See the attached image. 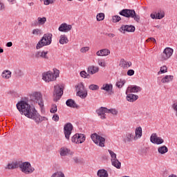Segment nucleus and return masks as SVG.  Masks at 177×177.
<instances>
[{
  "label": "nucleus",
  "mask_w": 177,
  "mask_h": 177,
  "mask_svg": "<svg viewBox=\"0 0 177 177\" xmlns=\"http://www.w3.org/2000/svg\"><path fill=\"white\" fill-rule=\"evenodd\" d=\"M17 109L21 113V115H25L27 118L33 120L36 124H39L42 121L45 120V117L41 116L38 111L35 110V108L31 106L30 104L26 102V101H21L17 104Z\"/></svg>",
  "instance_id": "obj_1"
},
{
  "label": "nucleus",
  "mask_w": 177,
  "mask_h": 177,
  "mask_svg": "<svg viewBox=\"0 0 177 177\" xmlns=\"http://www.w3.org/2000/svg\"><path fill=\"white\" fill-rule=\"evenodd\" d=\"M119 15H120V16H124V17H127L128 19L131 17V19H133L136 23H140V16L136 14V12H135L134 10L123 9L119 12Z\"/></svg>",
  "instance_id": "obj_2"
},
{
  "label": "nucleus",
  "mask_w": 177,
  "mask_h": 177,
  "mask_svg": "<svg viewBox=\"0 0 177 177\" xmlns=\"http://www.w3.org/2000/svg\"><path fill=\"white\" fill-rule=\"evenodd\" d=\"M52 33L44 34L43 38H41L36 46V49H41L44 46H48L52 44Z\"/></svg>",
  "instance_id": "obj_3"
},
{
  "label": "nucleus",
  "mask_w": 177,
  "mask_h": 177,
  "mask_svg": "<svg viewBox=\"0 0 177 177\" xmlns=\"http://www.w3.org/2000/svg\"><path fill=\"white\" fill-rule=\"evenodd\" d=\"M54 73L52 71H48L43 73L42 80L46 82H50V81H56V78L59 77L60 71L56 68L53 69Z\"/></svg>",
  "instance_id": "obj_4"
},
{
  "label": "nucleus",
  "mask_w": 177,
  "mask_h": 177,
  "mask_svg": "<svg viewBox=\"0 0 177 177\" xmlns=\"http://www.w3.org/2000/svg\"><path fill=\"white\" fill-rule=\"evenodd\" d=\"M19 168L26 175H30V174H32L35 171V169L31 166V163L28 162H19Z\"/></svg>",
  "instance_id": "obj_5"
},
{
  "label": "nucleus",
  "mask_w": 177,
  "mask_h": 177,
  "mask_svg": "<svg viewBox=\"0 0 177 177\" xmlns=\"http://www.w3.org/2000/svg\"><path fill=\"white\" fill-rule=\"evenodd\" d=\"M30 100L37 103L41 108L44 107V100H42V94L40 92H34L30 95Z\"/></svg>",
  "instance_id": "obj_6"
},
{
  "label": "nucleus",
  "mask_w": 177,
  "mask_h": 177,
  "mask_svg": "<svg viewBox=\"0 0 177 177\" xmlns=\"http://www.w3.org/2000/svg\"><path fill=\"white\" fill-rule=\"evenodd\" d=\"M91 138L97 146H100V147H104V143L106 142V139H104V138L97 135L96 133L91 134Z\"/></svg>",
  "instance_id": "obj_7"
},
{
  "label": "nucleus",
  "mask_w": 177,
  "mask_h": 177,
  "mask_svg": "<svg viewBox=\"0 0 177 177\" xmlns=\"http://www.w3.org/2000/svg\"><path fill=\"white\" fill-rule=\"evenodd\" d=\"M63 96V88L60 86L59 84H56L54 86V91H53V100L54 102H57L60 100Z\"/></svg>",
  "instance_id": "obj_8"
},
{
  "label": "nucleus",
  "mask_w": 177,
  "mask_h": 177,
  "mask_svg": "<svg viewBox=\"0 0 177 177\" xmlns=\"http://www.w3.org/2000/svg\"><path fill=\"white\" fill-rule=\"evenodd\" d=\"M77 95L81 97V99H85L88 96V91L85 89L84 84L80 83L76 87Z\"/></svg>",
  "instance_id": "obj_9"
},
{
  "label": "nucleus",
  "mask_w": 177,
  "mask_h": 177,
  "mask_svg": "<svg viewBox=\"0 0 177 177\" xmlns=\"http://www.w3.org/2000/svg\"><path fill=\"white\" fill-rule=\"evenodd\" d=\"M73 124L71 123H66L64 127V133L65 135L66 139L70 140V136L73 132Z\"/></svg>",
  "instance_id": "obj_10"
},
{
  "label": "nucleus",
  "mask_w": 177,
  "mask_h": 177,
  "mask_svg": "<svg viewBox=\"0 0 177 177\" xmlns=\"http://www.w3.org/2000/svg\"><path fill=\"white\" fill-rule=\"evenodd\" d=\"M173 53H174V49L169 47H167L166 48H165L160 57L162 62H164V60H168V59H169V57L172 56Z\"/></svg>",
  "instance_id": "obj_11"
},
{
  "label": "nucleus",
  "mask_w": 177,
  "mask_h": 177,
  "mask_svg": "<svg viewBox=\"0 0 177 177\" xmlns=\"http://www.w3.org/2000/svg\"><path fill=\"white\" fill-rule=\"evenodd\" d=\"M136 28L133 25H122L119 28V31L125 34V32H135Z\"/></svg>",
  "instance_id": "obj_12"
},
{
  "label": "nucleus",
  "mask_w": 177,
  "mask_h": 177,
  "mask_svg": "<svg viewBox=\"0 0 177 177\" xmlns=\"http://www.w3.org/2000/svg\"><path fill=\"white\" fill-rule=\"evenodd\" d=\"M85 139H86V137L85 136H84V134L76 133L72 137L71 141L73 142V143L81 144L85 142Z\"/></svg>",
  "instance_id": "obj_13"
},
{
  "label": "nucleus",
  "mask_w": 177,
  "mask_h": 177,
  "mask_svg": "<svg viewBox=\"0 0 177 177\" xmlns=\"http://www.w3.org/2000/svg\"><path fill=\"white\" fill-rule=\"evenodd\" d=\"M150 140L151 143L154 145H162L164 143V140L161 137L157 136V133H153L150 137Z\"/></svg>",
  "instance_id": "obj_14"
},
{
  "label": "nucleus",
  "mask_w": 177,
  "mask_h": 177,
  "mask_svg": "<svg viewBox=\"0 0 177 177\" xmlns=\"http://www.w3.org/2000/svg\"><path fill=\"white\" fill-rule=\"evenodd\" d=\"M165 17V12H164V10H159L157 12H155V14H151V19H156L161 20V19H163V17Z\"/></svg>",
  "instance_id": "obj_15"
},
{
  "label": "nucleus",
  "mask_w": 177,
  "mask_h": 177,
  "mask_svg": "<svg viewBox=\"0 0 177 177\" xmlns=\"http://www.w3.org/2000/svg\"><path fill=\"white\" fill-rule=\"evenodd\" d=\"M97 114L100 117L101 120H106V113H107V108L101 106L96 111Z\"/></svg>",
  "instance_id": "obj_16"
},
{
  "label": "nucleus",
  "mask_w": 177,
  "mask_h": 177,
  "mask_svg": "<svg viewBox=\"0 0 177 177\" xmlns=\"http://www.w3.org/2000/svg\"><path fill=\"white\" fill-rule=\"evenodd\" d=\"M46 23V17H38L37 20H35L32 23L33 27H37V26H44Z\"/></svg>",
  "instance_id": "obj_17"
},
{
  "label": "nucleus",
  "mask_w": 177,
  "mask_h": 177,
  "mask_svg": "<svg viewBox=\"0 0 177 177\" xmlns=\"http://www.w3.org/2000/svg\"><path fill=\"white\" fill-rule=\"evenodd\" d=\"M73 28V26L68 25L67 24H62L59 27L58 30L61 32H68V31H71V30Z\"/></svg>",
  "instance_id": "obj_18"
},
{
  "label": "nucleus",
  "mask_w": 177,
  "mask_h": 177,
  "mask_svg": "<svg viewBox=\"0 0 177 177\" xmlns=\"http://www.w3.org/2000/svg\"><path fill=\"white\" fill-rule=\"evenodd\" d=\"M35 57L37 59H44L45 60H48V59H49V57L48 56V51H37L35 55Z\"/></svg>",
  "instance_id": "obj_19"
},
{
  "label": "nucleus",
  "mask_w": 177,
  "mask_h": 177,
  "mask_svg": "<svg viewBox=\"0 0 177 177\" xmlns=\"http://www.w3.org/2000/svg\"><path fill=\"white\" fill-rule=\"evenodd\" d=\"M101 89L102 91H105L106 92H107L109 95H113V93H114V92H113V84H103Z\"/></svg>",
  "instance_id": "obj_20"
},
{
  "label": "nucleus",
  "mask_w": 177,
  "mask_h": 177,
  "mask_svg": "<svg viewBox=\"0 0 177 177\" xmlns=\"http://www.w3.org/2000/svg\"><path fill=\"white\" fill-rule=\"evenodd\" d=\"M142 91V88L140 86H134L129 88V87L127 88L126 93H138V92H140Z\"/></svg>",
  "instance_id": "obj_21"
},
{
  "label": "nucleus",
  "mask_w": 177,
  "mask_h": 177,
  "mask_svg": "<svg viewBox=\"0 0 177 177\" xmlns=\"http://www.w3.org/2000/svg\"><path fill=\"white\" fill-rule=\"evenodd\" d=\"M132 140H137L135 133L133 132L127 133L125 142H132Z\"/></svg>",
  "instance_id": "obj_22"
},
{
  "label": "nucleus",
  "mask_w": 177,
  "mask_h": 177,
  "mask_svg": "<svg viewBox=\"0 0 177 177\" xmlns=\"http://www.w3.org/2000/svg\"><path fill=\"white\" fill-rule=\"evenodd\" d=\"M70 154V156H72L73 152H71V151L68 149H67L66 147H62L60 149V156H68Z\"/></svg>",
  "instance_id": "obj_23"
},
{
  "label": "nucleus",
  "mask_w": 177,
  "mask_h": 177,
  "mask_svg": "<svg viewBox=\"0 0 177 177\" xmlns=\"http://www.w3.org/2000/svg\"><path fill=\"white\" fill-rule=\"evenodd\" d=\"M96 55L97 56H109L110 55V50L107 48L102 49L97 51Z\"/></svg>",
  "instance_id": "obj_24"
},
{
  "label": "nucleus",
  "mask_w": 177,
  "mask_h": 177,
  "mask_svg": "<svg viewBox=\"0 0 177 177\" xmlns=\"http://www.w3.org/2000/svg\"><path fill=\"white\" fill-rule=\"evenodd\" d=\"M87 71L88 74H91V75H93V74H96V73H99V67L95 66H91L88 68Z\"/></svg>",
  "instance_id": "obj_25"
},
{
  "label": "nucleus",
  "mask_w": 177,
  "mask_h": 177,
  "mask_svg": "<svg viewBox=\"0 0 177 177\" xmlns=\"http://www.w3.org/2000/svg\"><path fill=\"white\" fill-rule=\"evenodd\" d=\"M2 78H4L5 80H9L10 77H12V72L9 70H5L3 71L1 74Z\"/></svg>",
  "instance_id": "obj_26"
},
{
  "label": "nucleus",
  "mask_w": 177,
  "mask_h": 177,
  "mask_svg": "<svg viewBox=\"0 0 177 177\" xmlns=\"http://www.w3.org/2000/svg\"><path fill=\"white\" fill-rule=\"evenodd\" d=\"M138 98H139V96L134 95V94H129L127 96V99L128 102H133L138 100Z\"/></svg>",
  "instance_id": "obj_27"
},
{
  "label": "nucleus",
  "mask_w": 177,
  "mask_h": 177,
  "mask_svg": "<svg viewBox=\"0 0 177 177\" xmlns=\"http://www.w3.org/2000/svg\"><path fill=\"white\" fill-rule=\"evenodd\" d=\"M134 136H136V139H137V140L142 138V127H139L136 129Z\"/></svg>",
  "instance_id": "obj_28"
},
{
  "label": "nucleus",
  "mask_w": 177,
  "mask_h": 177,
  "mask_svg": "<svg viewBox=\"0 0 177 177\" xmlns=\"http://www.w3.org/2000/svg\"><path fill=\"white\" fill-rule=\"evenodd\" d=\"M172 80H174L173 75H166L161 80V82H162V84H168V82H171Z\"/></svg>",
  "instance_id": "obj_29"
},
{
  "label": "nucleus",
  "mask_w": 177,
  "mask_h": 177,
  "mask_svg": "<svg viewBox=\"0 0 177 177\" xmlns=\"http://www.w3.org/2000/svg\"><path fill=\"white\" fill-rule=\"evenodd\" d=\"M66 106H68V107H73V109H75V107H77V104L75 103V101L72 99L66 100Z\"/></svg>",
  "instance_id": "obj_30"
},
{
  "label": "nucleus",
  "mask_w": 177,
  "mask_h": 177,
  "mask_svg": "<svg viewBox=\"0 0 177 177\" xmlns=\"http://www.w3.org/2000/svg\"><path fill=\"white\" fill-rule=\"evenodd\" d=\"M19 165H20V162H12L8 164L6 168L8 169H15V168H19Z\"/></svg>",
  "instance_id": "obj_31"
},
{
  "label": "nucleus",
  "mask_w": 177,
  "mask_h": 177,
  "mask_svg": "<svg viewBox=\"0 0 177 177\" xmlns=\"http://www.w3.org/2000/svg\"><path fill=\"white\" fill-rule=\"evenodd\" d=\"M97 175L100 177H109V173L104 169L98 170Z\"/></svg>",
  "instance_id": "obj_32"
},
{
  "label": "nucleus",
  "mask_w": 177,
  "mask_h": 177,
  "mask_svg": "<svg viewBox=\"0 0 177 177\" xmlns=\"http://www.w3.org/2000/svg\"><path fill=\"white\" fill-rule=\"evenodd\" d=\"M59 44L61 45H64V44H68V38H67L65 35H61L59 37Z\"/></svg>",
  "instance_id": "obj_33"
},
{
  "label": "nucleus",
  "mask_w": 177,
  "mask_h": 177,
  "mask_svg": "<svg viewBox=\"0 0 177 177\" xmlns=\"http://www.w3.org/2000/svg\"><path fill=\"white\" fill-rule=\"evenodd\" d=\"M112 162V165L115 167V168H117V169H120L121 168V162L118 161V159H114V160H111Z\"/></svg>",
  "instance_id": "obj_34"
},
{
  "label": "nucleus",
  "mask_w": 177,
  "mask_h": 177,
  "mask_svg": "<svg viewBox=\"0 0 177 177\" xmlns=\"http://www.w3.org/2000/svg\"><path fill=\"white\" fill-rule=\"evenodd\" d=\"M158 151L160 153V154H165V153H168V147L163 145L158 149Z\"/></svg>",
  "instance_id": "obj_35"
},
{
  "label": "nucleus",
  "mask_w": 177,
  "mask_h": 177,
  "mask_svg": "<svg viewBox=\"0 0 177 177\" xmlns=\"http://www.w3.org/2000/svg\"><path fill=\"white\" fill-rule=\"evenodd\" d=\"M120 64H122V67L125 68L127 67H131L132 66V62H127V61H124V59H121Z\"/></svg>",
  "instance_id": "obj_36"
},
{
  "label": "nucleus",
  "mask_w": 177,
  "mask_h": 177,
  "mask_svg": "<svg viewBox=\"0 0 177 177\" xmlns=\"http://www.w3.org/2000/svg\"><path fill=\"white\" fill-rule=\"evenodd\" d=\"M127 82V81H125V80H122L120 79V80H118L116 82V86L119 88H122L123 85H125V83Z\"/></svg>",
  "instance_id": "obj_37"
},
{
  "label": "nucleus",
  "mask_w": 177,
  "mask_h": 177,
  "mask_svg": "<svg viewBox=\"0 0 177 177\" xmlns=\"http://www.w3.org/2000/svg\"><path fill=\"white\" fill-rule=\"evenodd\" d=\"M107 113L113 114V115H117V114H118V111H117L115 109H107Z\"/></svg>",
  "instance_id": "obj_38"
},
{
  "label": "nucleus",
  "mask_w": 177,
  "mask_h": 177,
  "mask_svg": "<svg viewBox=\"0 0 177 177\" xmlns=\"http://www.w3.org/2000/svg\"><path fill=\"white\" fill-rule=\"evenodd\" d=\"M80 76L82 78H91V75H89V73H87L85 71H82L80 72Z\"/></svg>",
  "instance_id": "obj_39"
},
{
  "label": "nucleus",
  "mask_w": 177,
  "mask_h": 177,
  "mask_svg": "<svg viewBox=\"0 0 177 177\" xmlns=\"http://www.w3.org/2000/svg\"><path fill=\"white\" fill-rule=\"evenodd\" d=\"M111 157V159L113 161H114V160L117 159V154H115V153H114V151L109 149L108 150Z\"/></svg>",
  "instance_id": "obj_40"
},
{
  "label": "nucleus",
  "mask_w": 177,
  "mask_h": 177,
  "mask_svg": "<svg viewBox=\"0 0 177 177\" xmlns=\"http://www.w3.org/2000/svg\"><path fill=\"white\" fill-rule=\"evenodd\" d=\"M97 21H102L104 20V13H99L97 15Z\"/></svg>",
  "instance_id": "obj_41"
},
{
  "label": "nucleus",
  "mask_w": 177,
  "mask_h": 177,
  "mask_svg": "<svg viewBox=\"0 0 177 177\" xmlns=\"http://www.w3.org/2000/svg\"><path fill=\"white\" fill-rule=\"evenodd\" d=\"M32 34L33 35H41V34H42V30H41V29H34L32 32Z\"/></svg>",
  "instance_id": "obj_42"
},
{
  "label": "nucleus",
  "mask_w": 177,
  "mask_h": 177,
  "mask_svg": "<svg viewBox=\"0 0 177 177\" xmlns=\"http://www.w3.org/2000/svg\"><path fill=\"white\" fill-rule=\"evenodd\" d=\"M120 20H121V17H120L118 15H114L112 17L113 23H118V21H120Z\"/></svg>",
  "instance_id": "obj_43"
},
{
  "label": "nucleus",
  "mask_w": 177,
  "mask_h": 177,
  "mask_svg": "<svg viewBox=\"0 0 177 177\" xmlns=\"http://www.w3.org/2000/svg\"><path fill=\"white\" fill-rule=\"evenodd\" d=\"M167 71H168V68L165 66H161L160 71L158 73V74H164L165 73H167Z\"/></svg>",
  "instance_id": "obj_44"
},
{
  "label": "nucleus",
  "mask_w": 177,
  "mask_h": 177,
  "mask_svg": "<svg viewBox=\"0 0 177 177\" xmlns=\"http://www.w3.org/2000/svg\"><path fill=\"white\" fill-rule=\"evenodd\" d=\"M50 113H53V114H55V113L57 112V106L55 104H53L51 106V109L50 110Z\"/></svg>",
  "instance_id": "obj_45"
},
{
  "label": "nucleus",
  "mask_w": 177,
  "mask_h": 177,
  "mask_svg": "<svg viewBox=\"0 0 177 177\" xmlns=\"http://www.w3.org/2000/svg\"><path fill=\"white\" fill-rule=\"evenodd\" d=\"M88 88H89L91 91H98V89H99V86H97V84H91V85L88 86Z\"/></svg>",
  "instance_id": "obj_46"
},
{
  "label": "nucleus",
  "mask_w": 177,
  "mask_h": 177,
  "mask_svg": "<svg viewBox=\"0 0 177 177\" xmlns=\"http://www.w3.org/2000/svg\"><path fill=\"white\" fill-rule=\"evenodd\" d=\"M89 50V47H82L80 49L81 53H86Z\"/></svg>",
  "instance_id": "obj_47"
},
{
  "label": "nucleus",
  "mask_w": 177,
  "mask_h": 177,
  "mask_svg": "<svg viewBox=\"0 0 177 177\" xmlns=\"http://www.w3.org/2000/svg\"><path fill=\"white\" fill-rule=\"evenodd\" d=\"M98 64L99 66H101V67H106V63L103 62L102 59L98 60Z\"/></svg>",
  "instance_id": "obj_48"
},
{
  "label": "nucleus",
  "mask_w": 177,
  "mask_h": 177,
  "mask_svg": "<svg viewBox=\"0 0 177 177\" xmlns=\"http://www.w3.org/2000/svg\"><path fill=\"white\" fill-rule=\"evenodd\" d=\"M53 2H54L53 0H45L44 1V5L48 6V5H50V4L53 3Z\"/></svg>",
  "instance_id": "obj_49"
},
{
  "label": "nucleus",
  "mask_w": 177,
  "mask_h": 177,
  "mask_svg": "<svg viewBox=\"0 0 177 177\" xmlns=\"http://www.w3.org/2000/svg\"><path fill=\"white\" fill-rule=\"evenodd\" d=\"M133 74H135V71L133 69H130L127 71V75H129L130 77L133 75Z\"/></svg>",
  "instance_id": "obj_50"
},
{
  "label": "nucleus",
  "mask_w": 177,
  "mask_h": 177,
  "mask_svg": "<svg viewBox=\"0 0 177 177\" xmlns=\"http://www.w3.org/2000/svg\"><path fill=\"white\" fill-rule=\"evenodd\" d=\"M53 121H55V122H57V121H59V115L57 114L53 115Z\"/></svg>",
  "instance_id": "obj_51"
},
{
  "label": "nucleus",
  "mask_w": 177,
  "mask_h": 177,
  "mask_svg": "<svg viewBox=\"0 0 177 177\" xmlns=\"http://www.w3.org/2000/svg\"><path fill=\"white\" fill-rule=\"evenodd\" d=\"M105 35H106V37H109V38H114L115 37V35H114L113 33H106Z\"/></svg>",
  "instance_id": "obj_52"
},
{
  "label": "nucleus",
  "mask_w": 177,
  "mask_h": 177,
  "mask_svg": "<svg viewBox=\"0 0 177 177\" xmlns=\"http://www.w3.org/2000/svg\"><path fill=\"white\" fill-rule=\"evenodd\" d=\"M5 4L0 1V10H5Z\"/></svg>",
  "instance_id": "obj_53"
},
{
  "label": "nucleus",
  "mask_w": 177,
  "mask_h": 177,
  "mask_svg": "<svg viewBox=\"0 0 177 177\" xmlns=\"http://www.w3.org/2000/svg\"><path fill=\"white\" fill-rule=\"evenodd\" d=\"M147 41H153L155 44H157V41L156 39H154V37H150L147 39Z\"/></svg>",
  "instance_id": "obj_54"
},
{
  "label": "nucleus",
  "mask_w": 177,
  "mask_h": 177,
  "mask_svg": "<svg viewBox=\"0 0 177 177\" xmlns=\"http://www.w3.org/2000/svg\"><path fill=\"white\" fill-rule=\"evenodd\" d=\"M13 46V43H12V41H9L6 44V46H8V48H10Z\"/></svg>",
  "instance_id": "obj_55"
},
{
  "label": "nucleus",
  "mask_w": 177,
  "mask_h": 177,
  "mask_svg": "<svg viewBox=\"0 0 177 177\" xmlns=\"http://www.w3.org/2000/svg\"><path fill=\"white\" fill-rule=\"evenodd\" d=\"M58 177H64V174L62 171H57Z\"/></svg>",
  "instance_id": "obj_56"
},
{
  "label": "nucleus",
  "mask_w": 177,
  "mask_h": 177,
  "mask_svg": "<svg viewBox=\"0 0 177 177\" xmlns=\"http://www.w3.org/2000/svg\"><path fill=\"white\" fill-rule=\"evenodd\" d=\"M58 174H57V172H55V173H54L52 176H51V177H58Z\"/></svg>",
  "instance_id": "obj_57"
},
{
  "label": "nucleus",
  "mask_w": 177,
  "mask_h": 177,
  "mask_svg": "<svg viewBox=\"0 0 177 177\" xmlns=\"http://www.w3.org/2000/svg\"><path fill=\"white\" fill-rule=\"evenodd\" d=\"M75 162H79L78 158H73Z\"/></svg>",
  "instance_id": "obj_58"
},
{
  "label": "nucleus",
  "mask_w": 177,
  "mask_h": 177,
  "mask_svg": "<svg viewBox=\"0 0 177 177\" xmlns=\"http://www.w3.org/2000/svg\"><path fill=\"white\" fill-rule=\"evenodd\" d=\"M29 6H34V2L28 3Z\"/></svg>",
  "instance_id": "obj_59"
},
{
  "label": "nucleus",
  "mask_w": 177,
  "mask_h": 177,
  "mask_svg": "<svg viewBox=\"0 0 177 177\" xmlns=\"http://www.w3.org/2000/svg\"><path fill=\"white\" fill-rule=\"evenodd\" d=\"M168 177H177V176L175 174H171Z\"/></svg>",
  "instance_id": "obj_60"
},
{
  "label": "nucleus",
  "mask_w": 177,
  "mask_h": 177,
  "mask_svg": "<svg viewBox=\"0 0 177 177\" xmlns=\"http://www.w3.org/2000/svg\"><path fill=\"white\" fill-rule=\"evenodd\" d=\"M0 53H3V50L2 48L0 47Z\"/></svg>",
  "instance_id": "obj_61"
},
{
  "label": "nucleus",
  "mask_w": 177,
  "mask_h": 177,
  "mask_svg": "<svg viewBox=\"0 0 177 177\" xmlns=\"http://www.w3.org/2000/svg\"><path fill=\"white\" fill-rule=\"evenodd\" d=\"M8 2H15V0H8Z\"/></svg>",
  "instance_id": "obj_62"
},
{
  "label": "nucleus",
  "mask_w": 177,
  "mask_h": 177,
  "mask_svg": "<svg viewBox=\"0 0 177 177\" xmlns=\"http://www.w3.org/2000/svg\"><path fill=\"white\" fill-rule=\"evenodd\" d=\"M156 27H157L158 28H160V26H157Z\"/></svg>",
  "instance_id": "obj_63"
},
{
  "label": "nucleus",
  "mask_w": 177,
  "mask_h": 177,
  "mask_svg": "<svg viewBox=\"0 0 177 177\" xmlns=\"http://www.w3.org/2000/svg\"><path fill=\"white\" fill-rule=\"evenodd\" d=\"M68 1H73V0H68Z\"/></svg>",
  "instance_id": "obj_64"
}]
</instances>
